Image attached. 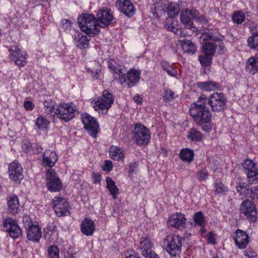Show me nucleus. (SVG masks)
<instances>
[{"mask_svg": "<svg viewBox=\"0 0 258 258\" xmlns=\"http://www.w3.org/2000/svg\"><path fill=\"white\" fill-rule=\"evenodd\" d=\"M166 250L171 256H176L181 252V237L178 235L170 234L165 239Z\"/></svg>", "mask_w": 258, "mask_h": 258, "instance_id": "nucleus-9", "label": "nucleus"}, {"mask_svg": "<svg viewBox=\"0 0 258 258\" xmlns=\"http://www.w3.org/2000/svg\"><path fill=\"white\" fill-rule=\"evenodd\" d=\"M24 106L25 108L27 110H31L34 108L33 103L29 101H25L24 103Z\"/></svg>", "mask_w": 258, "mask_h": 258, "instance_id": "nucleus-57", "label": "nucleus"}, {"mask_svg": "<svg viewBox=\"0 0 258 258\" xmlns=\"http://www.w3.org/2000/svg\"><path fill=\"white\" fill-rule=\"evenodd\" d=\"M247 71L252 74L258 73V57H250L246 62Z\"/></svg>", "mask_w": 258, "mask_h": 258, "instance_id": "nucleus-31", "label": "nucleus"}, {"mask_svg": "<svg viewBox=\"0 0 258 258\" xmlns=\"http://www.w3.org/2000/svg\"><path fill=\"white\" fill-rule=\"evenodd\" d=\"M9 56L11 60L20 67L27 63V54L25 51L21 50L18 46H14L9 49Z\"/></svg>", "mask_w": 258, "mask_h": 258, "instance_id": "nucleus-14", "label": "nucleus"}, {"mask_svg": "<svg viewBox=\"0 0 258 258\" xmlns=\"http://www.w3.org/2000/svg\"><path fill=\"white\" fill-rule=\"evenodd\" d=\"M114 102V96L107 90L102 92L101 97H99L97 100L92 101L91 105L95 111L99 113L106 114L111 107Z\"/></svg>", "mask_w": 258, "mask_h": 258, "instance_id": "nucleus-6", "label": "nucleus"}, {"mask_svg": "<svg viewBox=\"0 0 258 258\" xmlns=\"http://www.w3.org/2000/svg\"><path fill=\"white\" fill-rule=\"evenodd\" d=\"M52 205L55 214L59 217L68 216L70 214L71 207L67 200L59 197H54Z\"/></svg>", "mask_w": 258, "mask_h": 258, "instance_id": "nucleus-13", "label": "nucleus"}, {"mask_svg": "<svg viewBox=\"0 0 258 258\" xmlns=\"http://www.w3.org/2000/svg\"><path fill=\"white\" fill-rule=\"evenodd\" d=\"M82 121L88 134L93 138H96L98 133V124L96 120L88 114L82 115Z\"/></svg>", "mask_w": 258, "mask_h": 258, "instance_id": "nucleus-16", "label": "nucleus"}, {"mask_svg": "<svg viewBox=\"0 0 258 258\" xmlns=\"http://www.w3.org/2000/svg\"><path fill=\"white\" fill-rule=\"evenodd\" d=\"M23 222L25 228L27 230L28 239L38 241L41 237V231L37 223H33L28 216L23 217Z\"/></svg>", "mask_w": 258, "mask_h": 258, "instance_id": "nucleus-10", "label": "nucleus"}, {"mask_svg": "<svg viewBox=\"0 0 258 258\" xmlns=\"http://www.w3.org/2000/svg\"><path fill=\"white\" fill-rule=\"evenodd\" d=\"M109 155L111 159L116 161L123 160L124 157V151L116 146L110 148Z\"/></svg>", "mask_w": 258, "mask_h": 258, "instance_id": "nucleus-30", "label": "nucleus"}, {"mask_svg": "<svg viewBox=\"0 0 258 258\" xmlns=\"http://www.w3.org/2000/svg\"><path fill=\"white\" fill-rule=\"evenodd\" d=\"M247 45L251 49L258 51V33H254L248 38Z\"/></svg>", "mask_w": 258, "mask_h": 258, "instance_id": "nucleus-34", "label": "nucleus"}, {"mask_svg": "<svg viewBox=\"0 0 258 258\" xmlns=\"http://www.w3.org/2000/svg\"><path fill=\"white\" fill-rule=\"evenodd\" d=\"M126 258H141L138 255L131 254L129 255H126Z\"/></svg>", "mask_w": 258, "mask_h": 258, "instance_id": "nucleus-61", "label": "nucleus"}, {"mask_svg": "<svg viewBox=\"0 0 258 258\" xmlns=\"http://www.w3.org/2000/svg\"><path fill=\"white\" fill-rule=\"evenodd\" d=\"M179 42L183 53L192 55L196 52L197 47L190 40L184 39L180 40Z\"/></svg>", "mask_w": 258, "mask_h": 258, "instance_id": "nucleus-27", "label": "nucleus"}, {"mask_svg": "<svg viewBox=\"0 0 258 258\" xmlns=\"http://www.w3.org/2000/svg\"><path fill=\"white\" fill-rule=\"evenodd\" d=\"M49 121L42 116H39L36 120V125L40 130H44L48 128Z\"/></svg>", "mask_w": 258, "mask_h": 258, "instance_id": "nucleus-37", "label": "nucleus"}, {"mask_svg": "<svg viewBox=\"0 0 258 258\" xmlns=\"http://www.w3.org/2000/svg\"><path fill=\"white\" fill-rule=\"evenodd\" d=\"M249 186L244 182L240 183L239 185L236 186V191L239 193L241 199L247 198V190L249 189Z\"/></svg>", "mask_w": 258, "mask_h": 258, "instance_id": "nucleus-36", "label": "nucleus"}, {"mask_svg": "<svg viewBox=\"0 0 258 258\" xmlns=\"http://www.w3.org/2000/svg\"><path fill=\"white\" fill-rule=\"evenodd\" d=\"M232 19L234 23L240 24L245 20V17L242 11H237L233 14Z\"/></svg>", "mask_w": 258, "mask_h": 258, "instance_id": "nucleus-42", "label": "nucleus"}, {"mask_svg": "<svg viewBox=\"0 0 258 258\" xmlns=\"http://www.w3.org/2000/svg\"><path fill=\"white\" fill-rule=\"evenodd\" d=\"M201 232L202 235L203 236V234H205L206 232V230L205 228V226L202 227V228L201 229Z\"/></svg>", "mask_w": 258, "mask_h": 258, "instance_id": "nucleus-63", "label": "nucleus"}, {"mask_svg": "<svg viewBox=\"0 0 258 258\" xmlns=\"http://www.w3.org/2000/svg\"><path fill=\"white\" fill-rule=\"evenodd\" d=\"M197 86L201 89L207 91H214L220 89L219 83L211 81L204 82H198Z\"/></svg>", "mask_w": 258, "mask_h": 258, "instance_id": "nucleus-29", "label": "nucleus"}, {"mask_svg": "<svg viewBox=\"0 0 258 258\" xmlns=\"http://www.w3.org/2000/svg\"><path fill=\"white\" fill-rule=\"evenodd\" d=\"M10 178L15 182H20L23 179V168L20 164L13 162L9 165Z\"/></svg>", "mask_w": 258, "mask_h": 258, "instance_id": "nucleus-18", "label": "nucleus"}, {"mask_svg": "<svg viewBox=\"0 0 258 258\" xmlns=\"http://www.w3.org/2000/svg\"><path fill=\"white\" fill-rule=\"evenodd\" d=\"M138 163L136 161H133L128 164V167L130 168V173L131 174L136 173V170L138 167Z\"/></svg>", "mask_w": 258, "mask_h": 258, "instance_id": "nucleus-55", "label": "nucleus"}, {"mask_svg": "<svg viewBox=\"0 0 258 258\" xmlns=\"http://www.w3.org/2000/svg\"><path fill=\"white\" fill-rule=\"evenodd\" d=\"M214 185L215 192L216 194H224L228 190L227 187L220 182H216Z\"/></svg>", "mask_w": 258, "mask_h": 258, "instance_id": "nucleus-45", "label": "nucleus"}, {"mask_svg": "<svg viewBox=\"0 0 258 258\" xmlns=\"http://www.w3.org/2000/svg\"><path fill=\"white\" fill-rule=\"evenodd\" d=\"M78 108L73 103H61L56 108L55 114L60 120L68 122L75 117Z\"/></svg>", "mask_w": 258, "mask_h": 258, "instance_id": "nucleus-7", "label": "nucleus"}, {"mask_svg": "<svg viewBox=\"0 0 258 258\" xmlns=\"http://www.w3.org/2000/svg\"><path fill=\"white\" fill-rule=\"evenodd\" d=\"M153 244L150 238L143 237L141 239L139 249L144 256L153 251Z\"/></svg>", "mask_w": 258, "mask_h": 258, "instance_id": "nucleus-26", "label": "nucleus"}, {"mask_svg": "<svg viewBox=\"0 0 258 258\" xmlns=\"http://www.w3.org/2000/svg\"><path fill=\"white\" fill-rule=\"evenodd\" d=\"M133 100L136 103L139 104H141L142 103V97L139 95H135L133 97Z\"/></svg>", "mask_w": 258, "mask_h": 258, "instance_id": "nucleus-59", "label": "nucleus"}, {"mask_svg": "<svg viewBox=\"0 0 258 258\" xmlns=\"http://www.w3.org/2000/svg\"><path fill=\"white\" fill-rule=\"evenodd\" d=\"M194 153L191 150L183 149L180 152V157L183 161L190 162L194 157Z\"/></svg>", "mask_w": 258, "mask_h": 258, "instance_id": "nucleus-35", "label": "nucleus"}, {"mask_svg": "<svg viewBox=\"0 0 258 258\" xmlns=\"http://www.w3.org/2000/svg\"><path fill=\"white\" fill-rule=\"evenodd\" d=\"M240 212L250 222H254L258 220V213L254 203L251 201H243L240 206Z\"/></svg>", "mask_w": 258, "mask_h": 258, "instance_id": "nucleus-11", "label": "nucleus"}, {"mask_svg": "<svg viewBox=\"0 0 258 258\" xmlns=\"http://www.w3.org/2000/svg\"><path fill=\"white\" fill-rule=\"evenodd\" d=\"M60 26L63 31H71L72 27L71 21L69 19H62L61 20Z\"/></svg>", "mask_w": 258, "mask_h": 258, "instance_id": "nucleus-49", "label": "nucleus"}, {"mask_svg": "<svg viewBox=\"0 0 258 258\" xmlns=\"http://www.w3.org/2000/svg\"><path fill=\"white\" fill-rule=\"evenodd\" d=\"M244 254L247 258H258L257 253L250 248H248L244 251Z\"/></svg>", "mask_w": 258, "mask_h": 258, "instance_id": "nucleus-52", "label": "nucleus"}, {"mask_svg": "<svg viewBox=\"0 0 258 258\" xmlns=\"http://www.w3.org/2000/svg\"><path fill=\"white\" fill-rule=\"evenodd\" d=\"M177 96L171 89H166L164 90L163 98L164 101L168 102L173 101Z\"/></svg>", "mask_w": 258, "mask_h": 258, "instance_id": "nucleus-43", "label": "nucleus"}, {"mask_svg": "<svg viewBox=\"0 0 258 258\" xmlns=\"http://www.w3.org/2000/svg\"><path fill=\"white\" fill-rule=\"evenodd\" d=\"M113 20V16L111 10L104 8L97 12V18L89 14L79 15L78 23L82 32H100L101 29L110 25Z\"/></svg>", "mask_w": 258, "mask_h": 258, "instance_id": "nucleus-1", "label": "nucleus"}, {"mask_svg": "<svg viewBox=\"0 0 258 258\" xmlns=\"http://www.w3.org/2000/svg\"><path fill=\"white\" fill-rule=\"evenodd\" d=\"M206 238L208 243L215 245L217 243V235L214 231L208 233Z\"/></svg>", "mask_w": 258, "mask_h": 258, "instance_id": "nucleus-48", "label": "nucleus"}, {"mask_svg": "<svg viewBox=\"0 0 258 258\" xmlns=\"http://www.w3.org/2000/svg\"><path fill=\"white\" fill-rule=\"evenodd\" d=\"M134 140L139 145L148 144L151 139L150 133L148 128L141 123L135 125L134 130Z\"/></svg>", "mask_w": 258, "mask_h": 258, "instance_id": "nucleus-8", "label": "nucleus"}, {"mask_svg": "<svg viewBox=\"0 0 258 258\" xmlns=\"http://www.w3.org/2000/svg\"><path fill=\"white\" fill-rule=\"evenodd\" d=\"M94 66L95 67V68L92 69L91 70V72L92 74L93 75V77L95 79H97L98 78V77L101 73V65L100 64V63L98 61H95L94 62Z\"/></svg>", "mask_w": 258, "mask_h": 258, "instance_id": "nucleus-47", "label": "nucleus"}, {"mask_svg": "<svg viewBox=\"0 0 258 258\" xmlns=\"http://www.w3.org/2000/svg\"><path fill=\"white\" fill-rule=\"evenodd\" d=\"M247 198H250L252 200L258 199V186H256L252 188H249L247 190Z\"/></svg>", "mask_w": 258, "mask_h": 258, "instance_id": "nucleus-50", "label": "nucleus"}, {"mask_svg": "<svg viewBox=\"0 0 258 258\" xmlns=\"http://www.w3.org/2000/svg\"><path fill=\"white\" fill-rule=\"evenodd\" d=\"M105 180L107 188L110 191L113 199H116L117 196L119 195V189L116 185L115 182L109 177H107Z\"/></svg>", "mask_w": 258, "mask_h": 258, "instance_id": "nucleus-32", "label": "nucleus"}, {"mask_svg": "<svg viewBox=\"0 0 258 258\" xmlns=\"http://www.w3.org/2000/svg\"><path fill=\"white\" fill-rule=\"evenodd\" d=\"M189 113L196 123L207 133L211 132L213 127L211 120V113L205 104L199 102V98L197 103L191 104Z\"/></svg>", "mask_w": 258, "mask_h": 258, "instance_id": "nucleus-3", "label": "nucleus"}, {"mask_svg": "<svg viewBox=\"0 0 258 258\" xmlns=\"http://www.w3.org/2000/svg\"><path fill=\"white\" fill-rule=\"evenodd\" d=\"M66 258H77V257L75 254L68 253L67 255L66 256Z\"/></svg>", "mask_w": 258, "mask_h": 258, "instance_id": "nucleus-62", "label": "nucleus"}, {"mask_svg": "<svg viewBox=\"0 0 258 258\" xmlns=\"http://www.w3.org/2000/svg\"><path fill=\"white\" fill-rule=\"evenodd\" d=\"M23 150L26 153L33 154L35 151L33 149L32 145L29 143L24 144L22 146Z\"/></svg>", "mask_w": 258, "mask_h": 258, "instance_id": "nucleus-53", "label": "nucleus"}, {"mask_svg": "<svg viewBox=\"0 0 258 258\" xmlns=\"http://www.w3.org/2000/svg\"><path fill=\"white\" fill-rule=\"evenodd\" d=\"M115 5L120 12L128 17L135 14V9L130 0H117Z\"/></svg>", "mask_w": 258, "mask_h": 258, "instance_id": "nucleus-20", "label": "nucleus"}, {"mask_svg": "<svg viewBox=\"0 0 258 258\" xmlns=\"http://www.w3.org/2000/svg\"><path fill=\"white\" fill-rule=\"evenodd\" d=\"M199 102L203 103L209 104L213 111L219 112L224 110L226 106V98L221 93H214L210 97H207L202 94L199 97Z\"/></svg>", "mask_w": 258, "mask_h": 258, "instance_id": "nucleus-5", "label": "nucleus"}, {"mask_svg": "<svg viewBox=\"0 0 258 258\" xmlns=\"http://www.w3.org/2000/svg\"><path fill=\"white\" fill-rule=\"evenodd\" d=\"M235 234L234 241L236 245L240 249L246 248L249 242L248 234L240 229L236 231Z\"/></svg>", "mask_w": 258, "mask_h": 258, "instance_id": "nucleus-22", "label": "nucleus"}, {"mask_svg": "<svg viewBox=\"0 0 258 258\" xmlns=\"http://www.w3.org/2000/svg\"><path fill=\"white\" fill-rule=\"evenodd\" d=\"M187 137L190 140L200 141L202 139V135L200 132L193 128L189 131Z\"/></svg>", "mask_w": 258, "mask_h": 258, "instance_id": "nucleus-40", "label": "nucleus"}, {"mask_svg": "<svg viewBox=\"0 0 258 258\" xmlns=\"http://www.w3.org/2000/svg\"><path fill=\"white\" fill-rule=\"evenodd\" d=\"M46 186L48 189L52 192L59 191L62 188V183L57 176L55 171L49 169L46 175Z\"/></svg>", "mask_w": 258, "mask_h": 258, "instance_id": "nucleus-12", "label": "nucleus"}, {"mask_svg": "<svg viewBox=\"0 0 258 258\" xmlns=\"http://www.w3.org/2000/svg\"><path fill=\"white\" fill-rule=\"evenodd\" d=\"M194 220L196 224L201 227L205 226L206 222L205 218L202 212H198L195 214Z\"/></svg>", "mask_w": 258, "mask_h": 258, "instance_id": "nucleus-41", "label": "nucleus"}, {"mask_svg": "<svg viewBox=\"0 0 258 258\" xmlns=\"http://www.w3.org/2000/svg\"><path fill=\"white\" fill-rule=\"evenodd\" d=\"M180 18L186 28L191 30L192 32H198L197 28L192 26V17L191 16L190 10L186 9L185 10H183L181 12Z\"/></svg>", "mask_w": 258, "mask_h": 258, "instance_id": "nucleus-23", "label": "nucleus"}, {"mask_svg": "<svg viewBox=\"0 0 258 258\" xmlns=\"http://www.w3.org/2000/svg\"><path fill=\"white\" fill-rule=\"evenodd\" d=\"M58 160L56 153L50 150H46L43 155V165L44 166L52 167Z\"/></svg>", "mask_w": 258, "mask_h": 258, "instance_id": "nucleus-24", "label": "nucleus"}, {"mask_svg": "<svg viewBox=\"0 0 258 258\" xmlns=\"http://www.w3.org/2000/svg\"><path fill=\"white\" fill-rule=\"evenodd\" d=\"M113 168L112 163L111 161L109 160H106L105 161L104 164L102 167V169L104 171H110Z\"/></svg>", "mask_w": 258, "mask_h": 258, "instance_id": "nucleus-56", "label": "nucleus"}, {"mask_svg": "<svg viewBox=\"0 0 258 258\" xmlns=\"http://www.w3.org/2000/svg\"><path fill=\"white\" fill-rule=\"evenodd\" d=\"M146 258H159L158 255H157L155 252L152 251L149 253L147 255L145 256Z\"/></svg>", "mask_w": 258, "mask_h": 258, "instance_id": "nucleus-60", "label": "nucleus"}, {"mask_svg": "<svg viewBox=\"0 0 258 258\" xmlns=\"http://www.w3.org/2000/svg\"><path fill=\"white\" fill-rule=\"evenodd\" d=\"M110 71L113 77L120 85L126 83L129 88L135 86L140 79L141 72L137 70L131 69L126 75L123 72L122 67L118 64L113 59L107 62Z\"/></svg>", "mask_w": 258, "mask_h": 258, "instance_id": "nucleus-2", "label": "nucleus"}, {"mask_svg": "<svg viewBox=\"0 0 258 258\" xmlns=\"http://www.w3.org/2000/svg\"><path fill=\"white\" fill-rule=\"evenodd\" d=\"M8 211L13 215L18 213L20 211L19 201L16 196H13L8 201Z\"/></svg>", "mask_w": 258, "mask_h": 258, "instance_id": "nucleus-28", "label": "nucleus"}, {"mask_svg": "<svg viewBox=\"0 0 258 258\" xmlns=\"http://www.w3.org/2000/svg\"><path fill=\"white\" fill-rule=\"evenodd\" d=\"M95 230V224L93 220L85 218L81 224V230L82 232L86 236H91Z\"/></svg>", "mask_w": 258, "mask_h": 258, "instance_id": "nucleus-25", "label": "nucleus"}, {"mask_svg": "<svg viewBox=\"0 0 258 258\" xmlns=\"http://www.w3.org/2000/svg\"><path fill=\"white\" fill-rule=\"evenodd\" d=\"M92 177L93 180V182L94 183H98L100 182L101 180V175L100 174L98 173H94L92 174Z\"/></svg>", "mask_w": 258, "mask_h": 258, "instance_id": "nucleus-58", "label": "nucleus"}, {"mask_svg": "<svg viewBox=\"0 0 258 258\" xmlns=\"http://www.w3.org/2000/svg\"><path fill=\"white\" fill-rule=\"evenodd\" d=\"M186 220V219L184 214L176 213L169 217L168 224L169 226L180 229L184 227Z\"/></svg>", "mask_w": 258, "mask_h": 258, "instance_id": "nucleus-21", "label": "nucleus"}, {"mask_svg": "<svg viewBox=\"0 0 258 258\" xmlns=\"http://www.w3.org/2000/svg\"><path fill=\"white\" fill-rule=\"evenodd\" d=\"M212 56H209L204 53L203 55L199 56V61L203 66H208L211 64Z\"/></svg>", "mask_w": 258, "mask_h": 258, "instance_id": "nucleus-46", "label": "nucleus"}, {"mask_svg": "<svg viewBox=\"0 0 258 258\" xmlns=\"http://www.w3.org/2000/svg\"><path fill=\"white\" fill-rule=\"evenodd\" d=\"M4 228L13 238H17L22 234V230L17 222L11 218L4 220Z\"/></svg>", "mask_w": 258, "mask_h": 258, "instance_id": "nucleus-17", "label": "nucleus"}, {"mask_svg": "<svg viewBox=\"0 0 258 258\" xmlns=\"http://www.w3.org/2000/svg\"><path fill=\"white\" fill-rule=\"evenodd\" d=\"M164 70L166 71L169 75L172 77H176L177 72L175 69L172 67L168 66L166 68H164Z\"/></svg>", "mask_w": 258, "mask_h": 258, "instance_id": "nucleus-54", "label": "nucleus"}, {"mask_svg": "<svg viewBox=\"0 0 258 258\" xmlns=\"http://www.w3.org/2000/svg\"><path fill=\"white\" fill-rule=\"evenodd\" d=\"M200 41L205 42L203 45L204 53L209 56H213L215 53L216 47L218 46L219 51H222L224 48L223 42L224 37L220 33H201Z\"/></svg>", "mask_w": 258, "mask_h": 258, "instance_id": "nucleus-4", "label": "nucleus"}, {"mask_svg": "<svg viewBox=\"0 0 258 258\" xmlns=\"http://www.w3.org/2000/svg\"><path fill=\"white\" fill-rule=\"evenodd\" d=\"M209 173L206 169H202L198 173V179L201 181H206L208 177Z\"/></svg>", "mask_w": 258, "mask_h": 258, "instance_id": "nucleus-51", "label": "nucleus"}, {"mask_svg": "<svg viewBox=\"0 0 258 258\" xmlns=\"http://www.w3.org/2000/svg\"><path fill=\"white\" fill-rule=\"evenodd\" d=\"M49 258H59V250L57 246L51 245L47 249Z\"/></svg>", "mask_w": 258, "mask_h": 258, "instance_id": "nucleus-44", "label": "nucleus"}, {"mask_svg": "<svg viewBox=\"0 0 258 258\" xmlns=\"http://www.w3.org/2000/svg\"><path fill=\"white\" fill-rule=\"evenodd\" d=\"M243 167L247 175L248 182L251 184H255L258 182V169L256 164L250 159L245 160Z\"/></svg>", "mask_w": 258, "mask_h": 258, "instance_id": "nucleus-15", "label": "nucleus"}, {"mask_svg": "<svg viewBox=\"0 0 258 258\" xmlns=\"http://www.w3.org/2000/svg\"><path fill=\"white\" fill-rule=\"evenodd\" d=\"M95 33H75L74 35L75 45L80 49H84L88 47L91 37L95 36Z\"/></svg>", "mask_w": 258, "mask_h": 258, "instance_id": "nucleus-19", "label": "nucleus"}, {"mask_svg": "<svg viewBox=\"0 0 258 258\" xmlns=\"http://www.w3.org/2000/svg\"><path fill=\"white\" fill-rule=\"evenodd\" d=\"M44 108L45 112L47 114H50L52 112L55 113L56 109L54 108L55 103L50 99H47L44 101Z\"/></svg>", "mask_w": 258, "mask_h": 258, "instance_id": "nucleus-38", "label": "nucleus"}, {"mask_svg": "<svg viewBox=\"0 0 258 258\" xmlns=\"http://www.w3.org/2000/svg\"><path fill=\"white\" fill-rule=\"evenodd\" d=\"M191 16L192 19L196 21L200 22L202 24H206L207 23V20L203 15H200L199 12L196 9H192L190 10Z\"/></svg>", "mask_w": 258, "mask_h": 258, "instance_id": "nucleus-39", "label": "nucleus"}, {"mask_svg": "<svg viewBox=\"0 0 258 258\" xmlns=\"http://www.w3.org/2000/svg\"><path fill=\"white\" fill-rule=\"evenodd\" d=\"M181 9L179 4L176 3H171L167 7V14L170 18H174L177 16Z\"/></svg>", "mask_w": 258, "mask_h": 258, "instance_id": "nucleus-33", "label": "nucleus"}]
</instances>
